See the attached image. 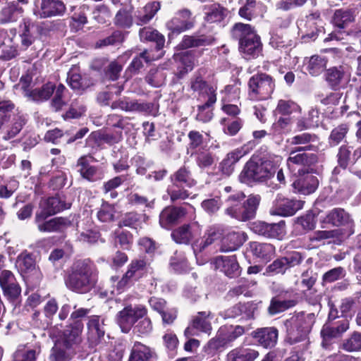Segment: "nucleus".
I'll return each mask as SVG.
<instances>
[{"instance_id":"nucleus-1","label":"nucleus","mask_w":361,"mask_h":361,"mask_svg":"<svg viewBox=\"0 0 361 361\" xmlns=\"http://www.w3.org/2000/svg\"><path fill=\"white\" fill-rule=\"evenodd\" d=\"M97 281L96 267L90 259H85L78 260L73 265L66 284L73 291L85 293L94 288Z\"/></svg>"},{"instance_id":"nucleus-2","label":"nucleus","mask_w":361,"mask_h":361,"mask_svg":"<svg viewBox=\"0 0 361 361\" xmlns=\"http://www.w3.org/2000/svg\"><path fill=\"white\" fill-rule=\"evenodd\" d=\"M245 195L238 192L227 199L228 207L225 214L238 221H246L255 218L261 197L258 195H251L245 200Z\"/></svg>"},{"instance_id":"nucleus-3","label":"nucleus","mask_w":361,"mask_h":361,"mask_svg":"<svg viewBox=\"0 0 361 361\" xmlns=\"http://www.w3.org/2000/svg\"><path fill=\"white\" fill-rule=\"evenodd\" d=\"M314 313H296L284 322L286 341L290 345L305 341L315 322Z\"/></svg>"},{"instance_id":"nucleus-4","label":"nucleus","mask_w":361,"mask_h":361,"mask_svg":"<svg viewBox=\"0 0 361 361\" xmlns=\"http://www.w3.org/2000/svg\"><path fill=\"white\" fill-rule=\"evenodd\" d=\"M276 173V166L269 159H260L258 161H248L239 175L241 183L247 185L253 183L266 182Z\"/></svg>"},{"instance_id":"nucleus-5","label":"nucleus","mask_w":361,"mask_h":361,"mask_svg":"<svg viewBox=\"0 0 361 361\" xmlns=\"http://www.w3.org/2000/svg\"><path fill=\"white\" fill-rule=\"evenodd\" d=\"M247 97L252 101H263L271 97L276 87V80L265 73L252 75L247 82Z\"/></svg>"},{"instance_id":"nucleus-6","label":"nucleus","mask_w":361,"mask_h":361,"mask_svg":"<svg viewBox=\"0 0 361 361\" xmlns=\"http://www.w3.org/2000/svg\"><path fill=\"white\" fill-rule=\"evenodd\" d=\"M147 314V310L144 305H139L133 307L129 305L118 312L116 320L122 331L128 333L139 319Z\"/></svg>"},{"instance_id":"nucleus-7","label":"nucleus","mask_w":361,"mask_h":361,"mask_svg":"<svg viewBox=\"0 0 361 361\" xmlns=\"http://www.w3.org/2000/svg\"><path fill=\"white\" fill-rule=\"evenodd\" d=\"M302 151L293 149L290 152L287 159V166L294 176H300L305 173V169L317 161V157L314 154L301 152Z\"/></svg>"},{"instance_id":"nucleus-8","label":"nucleus","mask_w":361,"mask_h":361,"mask_svg":"<svg viewBox=\"0 0 361 361\" xmlns=\"http://www.w3.org/2000/svg\"><path fill=\"white\" fill-rule=\"evenodd\" d=\"M66 12V6L61 0H35L34 15L39 18L61 16Z\"/></svg>"},{"instance_id":"nucleus-9","label":"nucleus","mask_w":361,"mask_h":361,"mask_svg":"<svg viewBox=\"0 0 361 361\" xmlns=\"http://www.w3.org/2000/svg\"><path fill=\"white\" fill-rule=\"evenodd\" d=\"M50 216L45 213L36 212L35 222L40 232H59L71 225V221L64 217H55L47 221Z\"/></svg>"},{"instance_id":"nucleus-10","label":"nucleus","mask_w":361,"mask_h":361,"mask_svg":"<svg viewBox=\"0 0 361 361\" xmlns=\"http://www.w3.org/2000/svg\"><path fill=\"white\" fill-rule=\"evenodd\" d=\"M195 23V19L190 10L183 8L178 11L175 16L167 22L166 27L172 33L180 34L192 29Z\"/></svg>"},{"instance_id":"nucleus-11","label":"nucleus","mask_w":361,"mask_h":361,"mask_svg":"<svg viewBox=\"0 0 361 361\" xmlns=\"http://www.w3.org/2000/svg\"><path fill=\"white\" fill-rule=\"evenodd\" d=\"M26 118L23 114H13L12 119L0 121V135L5 140L15 137L26 123Z\"/></svg>"},{"instance_id":"nucleus-12","label":"nucleus","mask_w":361,"mask_h":361,"mask_svg":"<svg viewBox=\"0 0 361 361\" xmlns=\"http://www.w3.org/2000/svg\"><path fill=\"white\" fill-rule=\"evenodd\" d=\"M302 207L303 202L301 200L285 198L278 195L270 213L273 215L289 216L295 214Z\"/></svg>"},{"instance_id":"nucleus-13","label":"nucleus","mask_w":361,"mask_h":361,"mask_svg":"<svg viewBox=\"0 0 361 361\" xmlns=\"http://www.w3.org/2000/svg\"><path fill=\"white\" fill-rule=\"evenodd\" d=\"M252 230L255 233L266 238L280 239L286 235V224L284 221L274 224L258 221L252 224Z\"/></svg>"},{"instance_id":"nucleus-14","label":"nucleus","mask_w":361,"mask_h":361,"mask_svg":"<svg viewBox=\"0 0 361 361\" xmlns=\"http://www.w3.org/2000/svg\"><path fill=\"white\" fill-rule=\"evenodd\" d=\"M83 323L81 320L74 321L69 326H67L61 337V343L65 348L69 349L75 345H78L82 341V333L83 331Z\"/></svg>"},{"instance_id":"nucleus-15","label":"nucleus","mask_w":361,"mask_h":361,"mask_svg":"<svg viewBox=\"0 0 361 361\" xmlns=\"http://www.w3.org/2000/svg\"><path fill=\"white\" fill-rule=\"evenodd\" d=\"M213 263L216 269H219L228 278H236L241 274V269L235 255L218 256L214 258Z\"/></svg>"},{"instance_id":"nucleus-16","label":"nucleus","mask_w":361,"mask_h":361,"mask_svg":"<svg viewBox=\"0 0 361 361\" xmlns=\"http://www.w3.org/2000/svg\"><path fill=\"white\" fill-rule=\"evenodd\" d=\"M289 142L292 145H300L294 149L316 152L319 149V137L317 135L310 133H302L293 136Z\"/></svg>"},{"instance_id":"nucleus-17","label":"nucleus","mask_w":361,"mask_h":361,"mask_svg":"<svg viewBox=\"0 0 361 361\" xmlns=\"http://www.w3.org/2000/svg\"><path fill=\"white\" fill-rule=\"evenodd\" d=\"M324 78L331 89L338 90L348 80L346 68L343 66L331 67L326 70Z\"/></svg>"},{"instance_id":"nucleus-18","label":"nucleus","mask_w":361,"mask_h":361,"mask_svg":"<svg viewBox=\"0 0 361 361\" xmlns=\"http://www.w3.org/2000/svg\"><path fill=\"white\" fill-rule=\"evenodd\" d=\"M76 231V240L82 243H95L100 237L99 233L94 228L89 220L78 221Z\"/></svg>"},{"instance_id":"nucleus-19","label":"nucleus","mask_w":361,"mask_h":361,"mask_svg":"<svg viewBox=\"0 0 361 361\" xmlns=\"http://www.w3.org/2000/svg\"><path fill=\"white\" fill-rule=\"evenodd\" d=\"M259 355V351L253 345L243 344L228 353L227 361H255Z\"/></svg>"},{"instance_id":"nucleus-20","label":"nucleus","mask_w":361,"mask_h":361,"mask_svg":"<svg viewBox=\"0 0 361 361\" xmlns=\"http://www.w3.org/2000/svg\"><path fill=\"white\" fill-rule=\"evenodd\" d=\"M186 214L183 207H167L159 215V224L166 229H169L172 226L177 224Z\"/></svg>"},{"instance_id":"nucleus-21","label":"nucleus","mask_w":361,"mask_h":361,"mask_svg":"<svg viewBox=\"0 0 361 361\" xmlns=\"http://www.w3.org/2000/svg\"><path fill=\"white\" fill-rule=\"evenodd\" d=\"M224 233V228L220 225H214L209 227L204 236L194 243L192 248L194 252H201L214 241L220 239Z\"/></svg>"},{"instance_id":"nucleus-22","label":"nucleus","mask_w":361,"mask_h":361,"mask_svg":"<svg viewBox=\"0 0 361 361\" xmlns=\"http://www.w3.org/2000/svg\"><path fill=\"white\" fill-rule=\"evenodd\" d=\"M292 185L295 192L307 195L315 192L319 181L315 176L304 173L293 183Z\"/></svg>"},{"instance_id":"nucleus-23","label":"nucleus","mask_w":361,"mask_h":361,"mask_svg":"<svg viewBox=\"0 0 361 361\" xmlns=\"http://www.w3.org/2000/svg\"><path fill=\"white\" fill-rule=\"evenodd\" d=\"M323 222L336 227L350 226L353 224V219L350 214L344 209L336 207L326 214Z\"/></svg>"},{"instance_id":"nucleus-24","label":"nucleus","mask_w":361,"mask_h":361,"mask_svg":"<svg viewBox=\"0 0 361 361\" xmlns=\"http://www.w3.org/2000/svg\"><path fill=\"white\" fill-rule=\"evenodd\" d=\"M252 336L264 348H271L277 343L279 331L275 327H264L257 329Z\"/></svg>"},{"instance_id":"nucleus-25","label":"nucleus","mask_w":361,"mask_h":361,"mask_svg":"<svg viewBox=\"0 0 361 361\" xmlns=\"http://www.w3.org/2000/svg\"><path fill=\"white\" fill-rule=\"evenodd\" d=\"M255 310V304L252 302H238L227 309L224 317L232 319L240 317L243 319H250L254 317Z\"/></svg>"},{"instance_id":"nucleus-26","label":"nucleus","mask_w":361,"mask_h":361,"mask_svg":"<svg viewBox=\"0 0 361 361\" xmlns=\"http://www.w3.org/2000/svg\"><path fill=\"white\" fill-rule=\"evenodd\" d=\"M122 104V110L125 111H137L153 116H156L158 112V106L154 103H141L136 99L123 98Z\"/></svg>"},{"instance_id":"nucleus-27","label":"nucleus","mask_w":361,"mask_h":361,"mask_svg":"<svg viewBox=\"0 0 361 361\" xmlns=\"http://www.w3.org/2000/svg\"><path fill=\"white\" fill-rule=\"evenodd\" d=\"M239 50L247 60L257 58L262 51L260 37L257 35L255 37L244 40L239 44Z\"/></svg>"},{"instance_id":"nucleus-28","label":"nucleus","mask_w":361,"mask_h":361,"mask_svg":"<svg viewBox=\"0 0 361 361\" xmlns=\"http://www.w3.org/2000/svg\"><path fill=\"white\" fill-rule=\"evenodd\" d=\"M104 320L99 316L92 315L89 317L87 324L88 339L92 343L98 342L105 334Z\"/></svg>"},{"instance_id":"nucleus-29","label":"nucleus","mask_w":361,"mask_h":361,"mask_svg":"<svg viewBox=\"0 0 361 361\" xmlns=\"http://www.w3.org/2000/svg\"><path fill=\"white\" fill-rule=\"evenodd\" d=\"M190 88L199 93V99L200 100H207L212 97L216 98V89L209 85L200 75H197L191 79Z\"/></svg>"},{"instance_id":"nucleus-30","label":"nucleus","mask_w":361,"mask_h":361,"mask_svg":"<svg viewBox=\"0 0 361 361\" xmlns=\"http://www.w3.org/2000/svg\"><path fill=\"white\" fill-rule=\"evenodd\" d=\"M255 284L252 281L246 279H241L238 281V283L230 288L225 295V300L230 301L235 298H238L240 295L250 298L252 297V293L250 288Z\"/></svg>"},{"instance_id":"nucleus-31","label":"nucleus","mask_w":361,"mask_h":361,"mask_svg":"<svg viewBox=\"0 0 361 361\" xmlns=\"http://www.w3.org/2000/svg\"><path fill=\"white\" fill-rule=\"evenodd\" d=\"M246 240L243 233L231 232L221 240L220 251L222 252H232L238 250Z\"/></svg>"},{"instance_id":"nucleus-32","label":"nucleus","mask_w":361,"mask_h":361,"mask_svg":"<svg viewBox=\"0 0 361 361\" xmlns=\"http://www.w3.org/2000/svg\"><path fill=\"white\" fill-rule=\"evenodd\" d=\"M69 207L70 204H66L59 196H55L41 202L39 205L40 210L37 212L45 213L52 216Z\"/></svg>"},{"instance_id":"nucleus-33","label":"nucleus","mask_w":361,"mask_h":361,"mask_svg":"<svg viewBox=\"0 0 361 361\" xmlns=\"http://www.w3.org/2000/svg\"><path fill=\"white\" fill-rule=\"evenodd\" d=\"M327 59L319 55H313L305 58L304 66L305 71L312 76L320 75L326 68Z\"/></svg>"},{"instance_id":"nucleus-34","label":"nucleus","mask_w":361,"mask_h":361,"mask_svg":"<svg viewBox=\"0 0 361 361\" xmlns=\"http://www.w3.org/2000/svg\"><path fill=\"white\" fill-rule=\"evenodd\" d=\"M231 34L233 39L239 41V44L244 40L257 35L254 27L243 23H235L231 28Z\"/></svg>"},{"instance_id":"nucleus-35","label":"nucleus","mask_w":361,"mask_h":361,"mask_svg":"<svg viewBox=\"0 0 361 361\" xmlns=\"http://www.w3.org/2000/svg\"><path fill=\"white\" fill-rule=\"evenodd\" d=\"M139 35L141 41L155 42L156 49L157 51H161L164 46V36L152 27H145L140 29L139 31Z\"/></svg>"},{"instance_id":"nucleus-36","label":"nucleus","mask_w":361,"mask_h":361,"mask_svg":"<svg viewBox=\"0 0 361 361\" xmlns=\"http://www.w3.org/2000/svg\"><path fill=\"white\" fill-rule=\"evenodd\" d=\"M214 38L212 36L202 35H185L180 42L183 49L199 47L211 45Z\"/></svg>"},{"instance_id":"nucleus-37","label":"nucleus","mask_w":361,"mask_h":361,"mask_svg":"<svg viewBox=\"0 0 361 361\" xmlns=\"http://www.w3.org/2000/svg\"><path fill=\"white\" fill-rule=\"evenodd\" d=\"M171 181L180 186L191 188L197 181L192 178L191 171L185 166L180 167L171 176Z\"/></svg>"},{"instance_id":"nucleus-38","label":"nucleus","mask_w":361,"mask_h":361,"mask_svg":"<svg viewBox=\"0 0 361 361\" xmlns=\"http://www.w3.org/2000/svg\"><path fill=\"white\" fill-rule=\"evenodd\" d=\"M306 18V27L310 28V30L306 31L302 37L303 39L314 40L317 37L319 31L318 24L322 22L321 13L319 11H316L307 16Z\"/></svg>"},{"instance_id":"nucleus-39","label":"nucleus","mask_w":361,"mask_h":361,"mask_svg":"<svg viewBox=\"0 0 361 361\" xmlns=\"http://www.w3.org/2000/svg\"><path fill=\"white\" fill-rule=\"evenodd\" d=\"M250 247L253 255L266 261L271 259L275 254V247L270 243L252 242Z\"/></svg>"},{"instance_id":"nucleus-40","label":"nucleus","mask_w":361,"mask_h":361,"mask_svg":"<svg viewBox=\"0 0 361 361\" xmlns=\"http://www.w3.org/2000/svg\"><path fill=\"white\" fill-rule=\"evenodd\" d=\"M162 56V52L154 54H153L152 51L145 50L140 53L139 56L135 57L133 59L132 62L128 66V70L133 73H136L140 71V68L143 67V61L146 63H149L152 61L159 59Z\"/></svg>"},{"instance_id":"nucleus-41","label":"nucleus","mask_w":361,"mask_h":361,"mask_svg":"<svg viewBox=\"0 0 361 361\" xmlns=\"http://www.w3.org/2000/svg\"><path fill=\"white\" fill-rule=\"evenodd\" d=\"M154 355V351L140 342H135L132 348L128 361H147Z\"/></svg>"},{"instance_id":"nucleus-42","label":"nucleus","mask_w":361,"mask_h":361,"mask_svg":"<svg viewBox=\"0 0 361 361\" xmlns=\"http://www.w3.org/2000/svg\"><path fill=\"white\" fill-rule=\"evenodd\" d=\"M160 5L157 1H152L145 5L141 10L137 11L135 18L137 24L142 25L147 23L159 10Z\"/></svg>"},{"instance_id":"nucleus-43","label":"nucleus","mask_w":361,"mask_h":361,"mask_svg":"<svg viewBox=\"0 0 361 361\" xmlns=\"http://www.w3.org/2000/svg\"><path fill=\"white\" fill-rule=\"evenodd\" d=\"M348 328L349 322L347 319L339 321L337 326L326 324L321 331V335L324 340L336 338L346 331Z\"/></svg>"},{"instance_id":"nucleus-44","label":"nucleus","mask_w":361,"mask_h":361,"mask_svg":"<svg viewBox=\"0 0 361 361\" xmlns=\"http://www.w3.org/2000/svg\"><path fill=\"white\" fill-rule=\"evenodd\" d=\"M56 86L51 82L43 85L40 88L32 89L27 98L33 102H44L53 94Z\"/></svg>"},{"instance_id":"nucleus-45","label":"nucleus","mask_w":361,"mask_h":361,"mask_svg":"<svg viewBox=\"0 0 361 361\" xmlns=\"http://www.w3.org/2000/svg\"><path fill=\"white\" fill-rule=\"evenodd\" d=\"M354 20L355 14L354 12L350 9H337L335 11L332 18V22L334 25L340 29L346 27Z\"/></svg>"},{"instance_id":"nucleus-46","label":"nucleus","mask_w":361,"mask_h":361,"mask_svg":"<svg viewBox=\"0 0 361 361\" xmlns=\"http://www.w3.org/2000/svg\"><path fill=\"white\" fill-rule=\"evenodd\" d=\"M204 10V20L209 23L221 22L227 15L226 9L218 4L207 6Z\"/></svg>"},{"instance_id":"nucleus-47","label":"nucleus","mask_w":361,"mask_h":361,"mask_svg":"<svg viewBox=\"0 0 361 361\" xmlns=\"http://www.w3.org/2000/svg\"><path fill=\"white\" fill-rule=\"evenodd\" d=\"M147 271V264L144 259H133L128 266L126 274L133 281H137Z\"/></svg>"},{"instance_id":"nucleus-48","label":"nucleus","mask_w":361,"mask_h":361,"mask_svg":"<svg viewBox=\"0 0 361 361\" xmlns=\"http://www.w3.org/2000/svg\"><path fill=\"white\" fill-rule=\"evenodd\" d=\"M204 101L205 102L203 104L197 106L196 120L202 123H207L213 118L214 114L212 106L216 103V98L212 97V98L207 99V100Z\"/></svg>"},{"instance_id":"nucleus-49","label":"nucleus","mask_w":361,"mask_h":361,"mask_svg":"<svg viewBox=\"0 0 361 361\" xmlns=\"http://www.w3.org/2000/svg\"><path fill=\"white\" fill-rule=\"evenodd\" d=\"M145 219L146 216L144 214L133 212H128L122 217L118 226L119 227L126 226L133 229H137L142 227Z\"/></svg>"},{"instance_id":"nucleus-50","label":"nucleus","mask_w":361,"mask_h":361,"mask_svg":"<svg viewBox=\"0 0 361 361\" xmlns=\"http://www.w3.org/2000/svg\"><path fill=\"white\" fill-rule=\"evenodd\" d=\"M297 303L298 301L294 299L282 300L279 298H274L270 302L268 312L270 314L274 315L295 306Z\"/></svg>"},{"instance_id":"nucleus-51","label":"nucleus","mask_w":361,"mask_h":361,"mask_svg":"<svg viewBox=\"0 0 361 361\" xmlns=\"http://www.w3.org/2000/svg\"><path fill=\"white\" fill-rule=\"evenodd\" d=\"M209 312H200L192 321V328L205 333H210L212 325L208 319Z\"/></svg>"},{"instance_id":"nucleus-52","label":"nucleus","mask_w":361,"mask_h":361,"mask_svg":"<svg viewBox=\"0 0 361 361\" xmlns=\"http://www.w3.org/2000/svg\"><path fill=\"white\" fill-rule=\"evenodd\" d=\"M67 82L69 86L75 91H83L88 87L76 68H72L68 71Z\"/></svg>"},{"instance_id":"nucleus-53","label":"nucleus","mask_w":361,"mask_h":361,"mask_svg":"<svg viewBox=\"0 0 361 361\" xmlns=\"http://www.w3.org/2000/svg\"><path fill=\"white\" fill-rule=\"evenodd\" d=\"M166 75L163 68L151 69L145 77L147 82L154 87H159L165 82Z\"/></svg>"},{"instance_id":"nucleus-54","label":"nucleus","mask_w":361,"mask_h":361,"mask_svg":"<svg viewBox=\"0 0 361 361\" xmlns=\"http://www.w3.org/2000/svg\"><path fill=\"white\" fill-rule=\"evenodd\" d=\"M61 341H57L52 348V353L50 355V361H68L71 360L73 352L69 349H64Z\"/></svg>"},{"instance_id":"nucleus-55","label":"nucleus","mask_w":361,"mask_h":361,"mask_svg":"<svg viewBox=\"0 0 361 361\" xmlns=\"http://www.w3.org/2000/svg\"><path fill=\"white\" fill-rule=\"evenodd\" d=\"M174 241L180 244H188L192 238V233L189 224H185L171 233Z\"/></svg>"},{"instance_id":"nucleus-56","label":"nucleus","mask_w":361,"mask_h":361,"mask_svg":"<svg viewBox=\"0 0 361 361\" xmlns=\"http://www.w3.org/2000/svg\"><path fill=\"white\" fill-rule=\"evenodd\" d=\"M17 264L22 273L27 274L35 271V261L30 254L22 253L17 259Z\"/></svg>"},{"instance_id":"nucleus-57","label":"nucleus","mask_w":361,"mask_h":361,"mask_svg":"<svg viewBox=\"0 0 361 361\" xmlns=\"http://www.w3.org/2000/svg\"><path fill=\"white\" fill-rule=\"evenodd\" d=\"M133 16L130 11L122 8L115 16L114 24L121 28H129L133 25Z\"/></svg>"},{"instance_id":"nucleus-58","label":"nucleus","mask_w":361,"mask_h":361,"mask_svg":"<svg viewBox=\"0 0 361 361\" xmlns=\"http://www.w3.org/2000/svg\"><path fill=\"white\" fill-rule=\"evenodd\" d=\"M300 106L292 100L280 99L278 102L275 111L277 114L288 116L298 111Z\"/></svg>"},{"instance_id":"nucleus-59","label":"nucleus","mask_w":361,"mask_h":361,"mask_svg":"<svg viewBox=\"0 0 361 361\" xmlns=\"http://www.w3.org/2000/svg\"><path fill=\"white\" fill-rule=\"evenodd\" d=\"M348 130V126L344 123L334 128L329 135V144L333 146L338 145L346 136Z\"/></svg>"},{"instance_id":"nucleus-60","label":"nucleus","mask_w":361,"mask_h":361,"mask_svg":"<svg viewBox=\"0 0 361 361\" xmlns=\"http://www.w3.org/2000/svg\"><path fill=\"white\" fill-rule=\"evenodd\" d=\"M342 348L348 352L361 350V334L355 332L350 337L343 341Z\"/></svg>"},{"instance_id":"nucleus-61","label":"nucleus","mask_w":361,"mask_h":361,"mask_svg":"<svg viewBox=\"0 0 361 361\" xmlns=\"http://www.w3.org/2000/svg\"><path fill=\"white\" fill-rule=\"evenodd\" d=\"M124 34L119 30H116L112 34L104 39H99L96 42V47L101 48L103 47L116 45L121 43L124 40Z\"/></svg>"},{"instance_id":"nucleus-62","label":"nucleus","mask_w":361,"mask_h":361,"mask_svg":"<svg viewBox=\"0 0 361 361\" xmlns=\"http://www.w3.org/2000/svg\"><path fill=\"white\" fill-rule=\"evenodd\" d=\"M195 161L197 166L202 169H208L215 162L214 156L207 151H199L195 154Z\"/></svg>"},{"instance_id":"nucleus-63","label":"nucleus","mask_w":361,"mask_h":361,"mask_svg":"<svg viewBox=\"0 0 361 361\" xmlns=\"http://www.w3.org/2000/svg\"><path fill=\"white\" fill-rule=\"evenodd\" d=\"M4 297L10 302H15L21 294V288L17 280L1 288Z\"/></svg>"},{"instance_id":"nucleus-64","label":"nucleus","mask_w":361,"mask_h":361,"mask_svg":"<svg viewBox=\"0 0 361 361\" xmlns=\"http://www.w3.org/2000/svg\"><path fill=\"white\" fill-rule=\"evenodd\" d=\"M17 11V6L13 2L8 4L0 11V23L4 24L16 20Z\"/></svg>"}]
</instances>
